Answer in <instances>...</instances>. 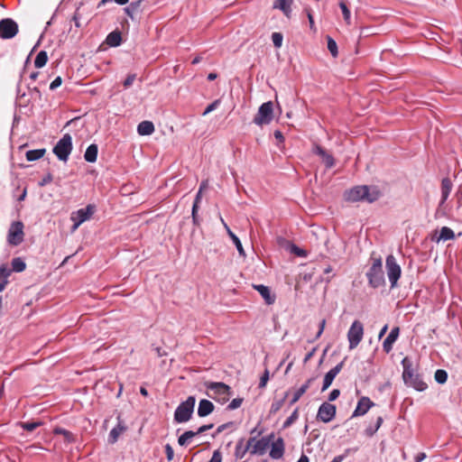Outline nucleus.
Here are the masks:
<instances>
[{"label":"nucleus","mask_w":462,"mask_h":462,"mask_svg":"<svg viewBox=\"0 0 462 462\" xmlns=\"http://www.w3.org/2000/svg\"><path fill=\"white\" fill-rule=\"evenodd\" d=\"M337 408L329 402H323L318 411L317 419L322 422L328 423L336 416Z\"/></svg>","instance_id":"ddd939ff"},{"label":"nucleus","mask_w":462,"mask_h":462,"mask_svg":"<svg viewBox=\"0 0 462 462\" xmlns=\"http://www.w3.org/2000/svg\"><path fill=\"white\" fill-rule=\"evenodd\" d=\"M325 326H326V319H322L319 323V331L316 335V339L319 338L322 335Z\"/></svg>","instance_id":"680f3d73"},{"label":"nucleus","mask_w":462,"mask_h":462,"mask_svg":"<svg viewBox=\"0 0 462 462\" xmlns=\"http://www.w3.org/2000/svg\"><path fill=\"white\" fill-rule=\"evenodd\" d=\"M292 3L293 0H276L273 4V8L280 9L287 17H290Z\"/></svg>","instance_id":"b1692460"},{"label":"nucleus","mask_w":462,"mask_h":462,"mask_svg":"<svg viewBox=\"0 0 462 462\" xmlns=\"http://www.w3.org/2000/svg\"><path fill=\"white\" fill-rule=\"evenodd\" d=\"M317 348L314 347L311 351H310L304 357V363H307L308 361H310L313 356L315 355V352H316Z\"/></svg>","instance_id":"0e129e2a"},{"label":"nucleus","mask_w":462,"mask_h":462,"mask_svg":"<svg viewBox=\"0 0 462 462\" xmlns=\"http://www.w3.org/2000/svg\"><path fill=\"white\" fill-rule=\"evenodd\" d=\"M45 152H46V149H44V148L30 150V151L26 152L25 157L28 162H33V161L39 160L42 157H43Z\"/></svg>","instance_id":"c756f323"},{"label":"nucleus","mask_w":462,"mask_h":462,"mask_svg":"<svg viewBox=\"0 0 462 462\" xmlns=\"http://www.w3.org/2000/svg\"><path fill=\"white\" fill-rule=\"evenodd\" d=\"M12 270L7 267L6 264L0 265V280L8 281V277L11 275Z\"/></svg>","instance_id":"a19ab883"},{"label":"nucleus","mask_w":462,"mask_h":462,"mask_svg":"<svg viewBox=\"0 0 462 462\" xmlns=\"http://www.w3.org/2000/svg\"><path fill=\"white\" fill-rule=\"evenodd\" d=\"M339 395H340V391L338 389H334L330 392V393L328 395V401L329 402L335 401L336 399L338 398Z\"/></svg>","instance_id":"13d9d810"},{"label":"nucleus","mask_w":462,"mask_h":462,"mask_svg":"<svg viewBox=\"0 0 462 462\" xmlns=\"http://www.w3.org/2000/svg\"><path fill=\"white\" fill-rule=\"evenodd\" d=\"M196 433L193 430H187L183 434H181L178 439V443L180 446H186L189 444V440L196 437Z\"/></svg>","instance_id":"72a5a7b5"},{"label":"nucleus","mask_w":462,"mask_h":462,"mask_svg":"<svg viewBox=\"0 0 462 462\" xmlns=\"http://www.w3.org/2000/svg\"><path fill=\"white\" fill-rule=\"evenodd\" d=\"M196 399L194 396H189L182 402L174 411V420L177 423H184L191 419L194 411Z\"/></svg>","instance_id":"20e7f679"},{"label":"nucleus","mask_w":462,"mask_h":462,"mask_svg":"<svg viewBox=\"0 0 462 462\" xmlns=\"http://www.w3.org/2000/svg\"><path fill=\"white\" fill-rule=\"evenodd\" d=\"M12 273H22L26 269V263L22 257H14L11 261Z\"/></svg>","instance_id":"c85d7f7f"},{"label":"nucleus","mask_w":462,"mask_h":462,"mask_svg":"<svg viewBox=\"0 0 462 462\" xmlns=\"http://www.w3.org/2000/svg\"><path fill=\"white\" fill-rule=\"evenodd\" d=\"M95 211V205L89 204L84 208H80L77 211L72 212L70 215V219L71 221H73L74 224L71 227V231H76L83 222L90 219Z\"/></svg>","instance_id":"9d476101"},{"label":"nucleus","mask_w":462,"mask_h":462,"mask_svg":"<svg viewBox=\"0 0 462 462\" xmlns=\"http://www.w3.org/2000/svg\"><path fill=\"white\" fill-rule=\"evenodd\" d=\"M273 118V104L272 101L262 104L253 122L257 125H269Z\"/></svg>","instance_id":"1a4fd4ad"},{"label":"nucleus","mask_w":462,"mask_h":462,"mask_svg":"<svg viewBox=\"0 0 462 462\" xmlns=\"http://www.w3.org/2000/svg\"><path fill=\"white\" fill-rule=\"evenodd\" d=\"M243 402L242 398H235L231 401V402L227 405V410H236L241 406Z\"/></svg>","instance_id":"a18cd8bd"},{"label":"nucleus","mask_w":462,"mask_h":462,"mask_svg":"<svg viewBox=\"0 0 462 462\" xmlns=\"http://www.w3.org/2000/svg\"><path fill=\"white\" fill-rule=\"evenodd\" d=\"M244 441H245L244 439H238V441L236 443V449H235V457L236 459L243 458L245 456V454L248 452V448H245Z\"/></svg>","instance_id":"7c9ffc66"},{"label":"nucleus","mask_w":462,"mask_h":462,"mask_svg":"<svg viewBox=\"0 0 462 462\" xmlns=\"http://www.w3.org/2000/svg\"><path fill=\"white\" fill-rule=\"evenodd\" d=\"M222 455L221 452L217 449L213 452V455L208 462H221Z\"/></svg>","instance_id":"5fc2aeb1"},{"label":"nucleus","mask_w":462,"mask_h":462,"mask_svg":"<svg viewBox=\"0 0 462 462\" xmlns=\"http://www.w3.org/2000/svg\"><path fill=\"white\" fill-rule=\"evenodd\" d=\"M254 441H255V438H250L248 440H247V443L245 445V448H248V451L251 452V449H252V447L254 446Z\"/></svg>","instance_id":"338daca9"},{"label":"nucleus","mask_w":462,"mask_h":462,"mask_svg":"<svg viewBox=\"0 0 462 462\" xmlns=\"http://www.w3.org/2000/svg\"><path fill=\"white\" fill-rule=\"evenodd\" d=\"M48 61V55H47V52L45 51H41L35 60H34V66L36 68H42L46 65Z\"/></svg>","instance_id":"f704fd0d"},{"label":"nucleus","mask_w":462,"mask_h":462,"mask_svg":"<svg viewBox=\"0 0 462 462\" xmlns=\"http://www.w3.org/2000/svg\"><path fill=\"white\" fill-rule=\"evenodd\" d=\"M383 417L381 416H378L377 419H376V423L374 426H368L365 430V434L367 436V437H373L376 431L380 429V427L382 426L383 424Z\"/></svg>","instance_id":"473e14b6"},{"label":"nucleus","mask_w":462,"mask_h":462,"mask_svg":"<svg viewBox=\"0 0 462 462\" xmlns=\"http://www.w3.org/2000/svg\"><path fill=\"white\" fill-rule=\"evenodd\" d=\"M272 40H273V45L276 48L282 47L283 36L281 32H273L272 34Z\"/></svg>","instance_id":"37998d69"},{"label":"nucleus","mask_w":462,"mask_h":462,"mask_svg":"<svg viewBox=\"0 0 462 462\" xmlns=\"http://www.w3.org/2000/svg\"><path fill=\"white\" fill-rule=\"evenodd\" d=\"M344 366V361H341L339 364H337L335 367L330 369L324 377L323 385L321 388V391H326L332 383L335 377L340 373Z\"/></svg>","instance_id":"dca6fc26"},{"label":"nucleus","mask_w":462,"mask_h":462,"mask_svg":"<svg viewBox=\"0 0 462 462\" xmlns=\"http://www.w3.org/2000/svg\"><path fill=\"white\" fill-rule=\"evenodd\" d=\"M285 445L282 438H278L274 442L272 443L270 457L273 459H280L284 454Z\"/></svg>","instance_id":"a211bd4d"},{"label":"nucleus","mask_w":462,"mask_h":462,"mask_svg":"<svg viewBox=\"0 0 462 462\" xmlns=\"http://www.w3.org/2000/svg\"><path fill=\"white\" fill-rule=\"evenodd\" d=\"M283 402H284V400L282 399V400L276 401V402H273L272 406H271V411H270L273 412V413H275L278 411H280L281 408L283 405Z\"/></svg>","instance_id":"8fccbe9b"},{"label":"nucleus","mask_w":462,"mask_h":462,"mask_svg":"<svg viewBox=\"0 0 462 462\" xmlns=\"http://www.w3.org/2000/svg\"><path fill=\"white\" fill-rule=\"evenodd\" d=\"M299 418V409L296 408L293 412L287 418V420L283 423V428L290 427L293 422H295Z\"/></svg>","instance_id":"4c0bfd02"},{"label":"nucleus","mask_w":462,"mask_h":462,"mask_svg":"<svg viewBox=\"0 0 462 462\" xmlns=\"http://www.w3.org/2000/svg\"><path fill=\"white\" fill-rule=\"evenodd\" d=\"M454 238H455L454 231L451 228L448 227V226H443L440 229L439 236L438 238V242L440 241V240H443V241L452 240Z\"/></svg>","instance_id":"2f4dec72"},{"label":"nucleus","mask_w":462,"mask_h":462,"mask_svg":"<svg viewBox=\"0 0 462 462\" xmlns=\"http://www.w3.org/2000/svg\"><path fill=\"white\" fill-rule=\"evenodd\" d=\"M339 7L342 11L344 20L346 22V23H350V10L346 6L345 1L339 2Z\"/></svg>","instance_id":"79ce46f5"},{"label":"nucleus","mask_w":462,"mask_h":462,"mask_svg":"<svg viewBox=\"0 0 462 462\" xmlns=\"http://www.w3.org/2000/svg\"><path fill=\"white\" fill-rule=\"evenodd\" d=\"M453 184L449 178L446 177L443 178L441 180V199L439 202V206H442L447 199H448L450 192L452 190Z\"/></svg>","instance_id":"412c9836"},{"label":"nucleus","mask_w":462,"mask_h":462,"mask_svg":"<svg viewBox=\"0 0 462 462\" xmlns=\"http://www.w3.org/2000/svg\"><path fill=\"white\" fill-rule=\"evenodd\" d=\"M62 83V79L60 77H57L50 85V89L54 90L59 88Z\"/></svg>","instance_id":"6e6d98bb"},{"label":"nucleus","mask_w":462,"mask_h":462,"mask_svg":"<svg viewBox=\"0 0 462 462\" xmlns=\"http://www.w3.org/2000/svg\"><path fill=\"white\" fill-rule=\"evenodd\" d=\"M268 380H269V371H268V369H265L264 373L263 374V375L260 378L259 387L264 388L268 383Z\"/></svg>","instance_id":"49530a36"},{"label":"nucleus","mask_w":462,"mask_h":462,"mask_svg":"<svg viewBox=\"0 0 462 462\" xmlns=\"http://www.w3.org/2000/svg\"><path fill=\"white\" fill-rule=\"evenodd\" d=\"M135 79H136L135 74H129L124 81V87L125 88L131 87L133 85L134 81L135 80Z\"/></svg>","instance_id":"3c124183"},{"label":"nucleus","mask_w":462,"mask_h":462,"mask_svg":"<svg viewBox=\"0 0 462 462\" xmlns=\"http://www.w3.org/2000/svg\"><path fill=\"white\" fill-rule=\"evenodd\" d=\"M24 225L22 221H14L11 223L7 233V242L12 246H17L24 239Z\"/></svg>","instance_id":"0eeeda50"},{"label":"nucleus","mask_w":462,"mask_h":462,"mask_svg":"<svg viewBox=\"0 0 462 462\" xmlns=\"http://www.w3.org/2000/svg\"><path fill=\"white\" fill-rule=\"evenodd\" d=\"M385 266L387 276L391 283V288H396L398 285V281L402 274V269L393 254H389L386 257Z\"/></svg>","instance_id":"423d86ee"},{"label":"nucleus","mask_w":462,"mask_h":462,"mask_svg":"<svg viewBox=\"0 0 462 462\" xmlns=\"http://www.w3.org/2000/svg\"><path fill=\"white\" fill-rule=\"evenodd\" d=\"M202 199V187H199V189L195 197L194 203L192 207L197 206L199 208V204L200 203Z\"/></svg>","instance_id":"bf43d9fd"},{"label":"nucleus","mask_w":462,"mask_h":462,"mask_svg":"<svg viewBox=\"0 0 462 462\" xmlns=\"http://www.w3.org/2000/svg\"><path fill=\"white\" fill-rule=\"evenodd\" d=\"M54 433L57 434V435H62L64 436V438L68 440V441H73L74 440V438H73V434L65 430V429H62V428H56L54 430Z\"/></svg>","instance_id":"58836bf2"},{"label":"nucleus","mask_w":462,"mask_h":462,"mask_svg":"<svg viewBox=\"0 0 462 462\" xmlns=\"http://www.w3.org/2000/svg\"><path fill=\"white\" fill-rule=\"evenodd\" d=\"M253 288L256 290L261 296L263 298L264 301L268 305H272L275 301V295L272 294L269 287L263 284H254Z\"/></svg>","instance_id":"aec40b11"},{"label":"nucleus","mask_w":462,"mask_h":462,"mask_svg":"<svg viewBox=\"0 0 462 462\" xmlns=\"http://www.w3.org/2000/svg\"><path fill=\"white\" fill-rule=\"evenodd\" d=\"M327 39H328V49L329 52L331 53V55L333 57H337L338 54L337 42L330 36H328Z\"/></svg>","instance_id":"e433bc0d"},{"label":"nucleus","mask_w":462,"mask_h":462,"mask_svg":"<svg viewBox=\"0 0 462 462\" xmlns=\"http://www.w3.org/2000/svg\"><path fill=\"white\" fill-rule=\"evenodd\" d=\"M198 207L195 206V207H192V212H191V217H192V222L195 226H199L200 225V219L198 216Z\"/></svg>","instance_id":"de8ad7c7"},{"label":"nucleus","mask_w":462,"mask_h":462,"mask_svg":"<svg viewBox=\"0 0 462 462\" xmlns=\"http://www.w3.org/2000/svg\"><path fill=\"white\" fill-rule=\"evenodd\" d=\"M208 390L211 392L209 397L218 402H226L232 395L231 388L224 383H210L208 384Z\"/></svg>","instance_id":"6e6552de"},{"label":"nucleus","mask_w":462,"mask_h":462,"mask_svg":"<svg viewBox=\"0 0 462 462\" xmlns=\"http://www.w3.org/2000/svg\"><path fill=\"white\" fill-rule=\"evenodd\" d=\"M374 406V403L366 396L359 399L357 405L352 414V417L364 416L366 412Z\"/></svg>","instance_id":"2eb2a0df"},{"label":"nucleus","mask_w":462,"mask_h":462,"mask_svg":"<svg viewBox=\"0 0 462 462\" xmlns=\"http://www.w3.org/2000/svg\"><path fill=\"white\" fill-rule=\"evenodd\" d=\"M228 236L232 239L233 243L235 244L239 254L243 257L245 256V252L244 250V247L242 245V243L240 241V239L232 232V231H229V235Z\"/></svg>","instance_id":"c9c22d12"},{"label":"nucleus","mask_w":462,"mask_h":462,"mask_svg":"<svg viewBox=\"0 0 462 462\" xmlns=\"http://www.w3.org/2000/svg\"><path fill=\"white\" fill-rule=\"evenodd\" d=\"M53 180V177L51 173L46 174L42 180L39 182L40 187H43L49 183H51Z\"/></svg>","instance_id":"864d4df0"},{"label":"nucleus","mask_w":462,"mask_h":462,"mask_svg":"<svg viewBox=\"0 0 462 462\" xmlns=\"http://www.w3.org/2000/svg\"><path fill=\"white\" fill-rule=\"evenodd\" d=\"M140 1L132 3L128 7L125 8V12L128 15L132 16L131 10L137 9L139 6Z\"/></svg>","instance_id":"052dcab7"},{"label":"nucleus","mask_w":462,"mask_h":462,"mask_svg":"<svg viewBox=\"0 0 462 462\" xmlns=\"http://www.w3.org/2000/svg\"><path fill=\"white\" fill-rule=\"evenodd\" d=\"M42 423L38 421H32V422H23L22 427L23 430L27 431H33L35 429H37Z\"/></svg>","instance_id":"c03bdc74"},{"label":"nucleus","mask_w":462,"mask_h":462,"mask_svg":"<svg viewBox=\"0 0 462 462\" xmlns=\"http://www.w3.org/2000/svg\"><path fill=\"white\" fill-rule=\"evenodd\" d=\"M402 365L403 367L402 379L405 385L412 387L419 392L426 390L428 385L413 367L411 361L408 357H404Z\"/></svg>","instance_id":"f03ea898"},{"label":"nucleus","mask_w":462,"mask_h":462,"mask_svg":"<svg viewBox=\"0 0 462 462\" xmlns=\"http://www.w3.org/2000/svg\"><path fill=\"white\" fill-rule=\"evenodd\" d=\"M372 263L365 275L370 287L376 289L385 284L383 261L381 257H371Z\"/></svg>","instance_id":"7ed1b4c3"},{"label":"nucleus","mask_w":462,"mask_h":462,"mask_svg":"<svg viewBox=\"0 0 462 462\" xmlns=\"http://www.w3.org/2000/svg\"><path fill=\"white\" fill-rule=\"evenodd\" d=\"M97 152H98L97 145L95 143H92L87 148L85 154H84V159L88 162H95L97 158Z\"/></svg>","instance_id":"a878e982"},{"label":"nucleus","mask_w":462,"mask_h":462,"mask_svg":"<svg viewBox=\"0 0 462 462\" xmlns=\"http://www.w3.org/2000/svg\"><path fill=\"white\" fill-rule=\"evenodd\" d=\"M213 424H206V425H202L201 427H199L197 431H195L196 435H199V434H201V433H204L206 432L207 430H209L213 428Z\"/></svg>","instance_id":"4d7b16f0"},{"label":"nucleus","mask_w":462,"mask_h":462,"mask_svg":"<svg viewBox=\"0 0 462 462\" xmlns=\"http://www.w3.org/2000/svg\"><path fill=\"white\" fill-rule=\"evenodd\" d=\"M220 103V100L219 99H217L215 100L214 102H212L211 104H209L207 108L205 109L203 115H208L209 114L210 112L214 111L219 105Z\"/></svg>","instance_id":"09e8293b"},{"label":"nucleus","mask_w":462,"mask_h":462,"mask_svg":"<svg viewBox=\"0 0 462 462\" xmlns=\"http://www.w3.org/2000/svg\"><path fill=\"white\" fill-rule=\"evenodd\" d=\"M456 196L457 197L458 200L462 202V184H460L457 187V189L456 191Z\"/></svg>","instance_id":"774afa93"},{"label":"nucleus","mask_w":462,"mask_h":462,"mask_svg":"<svg viewBox=\"0 0 462 462\" xmlns=\"http://www.w3.org/2000/svg\"><path fill=\"white\" fill-rule=\"evenodd\" d=\"M140 135H150L154 132V125L151 121H143L137 126Z\"/></svg>","instance_id":"393cba45"},{"label":"nucleus","mask_w":462,"mask_h":462,"mask_svg":"<svg viewBox=\"0 0 462 462\" xmlns=\"http://www.w3.org/2000/svg\"><path fill=\"white\" fill-rule=\"evenodd\" d=\"M230 425H232V422L225 423V424H222V425L218 426V428L217 429V432L216 433L217 434L221 433L226 429H227Z\"/></svg>","instance_id":"69168bd1"},{"label":"nucleus","mask_w":462,"mask_h":462,"mask_svg":"<svg viewBox=\"0 0 462 462\" xmlns=\"http://www.w3.org/2000/svg\"><path fill=\"white\" fill-rule=\"evenodd\" d=\"M18 33V25L11 18H5L0 21V37L2 39H12Z\"/></svg>","instance_id":"f8f14e48"},{"label":"nucleus","mask_w":462,"mask_h":462,"mask_svg":"<svg viewBox=\"0 0 462 462\" xmlns=\"http://www.w3.org/2000/svg\"><path fill=\"white\" fill-rule=\"evenodd\" d=\"M273 437L274 434L272 433L271 435L267 437H263L258 440L255 439L254 444L251 449V454L259 456L263 455L266 452L267 448L270 447L271 441Z\"/></svg>","instance_id":"4468645a"},{"label":"nucleus","mask_w":462,"mask_h":462,"mask_svg":"<svg viewBox=\"0 0 462 462\" xmlns=\"http://www.w3.org/2000/svg\"><path fill=\"white\" fill-rule=\"evenodd\" d=\"M165 453H166V457H167L168 461H171L174 457V451H173L172 447L170 444L165 445Z\"/></svg>","instance_id":"603ef678"},{"label":"nucleus","mask_w":462,"mask_h":462,"mask_svg":"<svg viewBox=\"0 0 462 462\" xmlns=\"http://www.w3.org/2000/svg\"><path fill=\"white\" fill-rule=\"evenodd\" d=\"M125 430V427L121 423H118L113 428L108 435V442L114 444L117 441L119 436Z\"/></svg>","instance_id":"bb28decb"},{"label":"nucleus","mask_w":462,"mask_h":462,"mask_svg":"<svg viewBox=\"0 0 462 462\" xmlns=\"http://www.w3.org/2000/svg\"><path fill=\"white\" fill-rule=\"evenodd\" d=\"M72 148V138L69 134H65L53 147V153L60 161L66 162Z\"/></svg>","instance_id":"39448f33"},{"label":"nucleus","mask_w":462,"mask_h":462,"mask_svg":"<svg viewBox=\"0 0 462 462\" xmlns=\"http://www.w3.org/2000/svg\"><path fill=\"white\" fill-rule=\"evenodd\" d=\"M314 381V378H310L303 383L293 394L292 399L290 402V404L292 405L296 403L300 397L308 391L311 383Z\"/></svg>","instance_id":"5701e85b"},{"label":"nucleus","mask_w":462,"mask_h":462,"mask_svg":"<svg viewBox=\"0 0 462 462\" xmlns=\"http://www.w3.org/2000/svg\"><path fill=\"white\" fill-rule=\"evenodd\" d=\"M121 42L122 37L121 32L119 31H114L110 32L106 39V42L111 47L119 46L121 44Z\"/></svg>","instance_id":"cd10ccee"},{"label":"nucleus","mask_w":462,"mask_h":462,"mask_svg":"<svg viewBox=\"0 0 462 462\" xmlns=\"http://www.w3.org/2000/svg\"><path fill=\"white\" fill-rule=\"evenodd\" d=\"M381 197V192L375 187L356 186L346 191L345 199L350 202L367 201L373 203Z\"/></svg>","instance_id":"f257e3e1"},{"label":"nucleus","mask_w":462,"mask_h":462,"mask_svg":"<svg viewBox=\"0 0 462 462\" xmlns=\"http://www.w3.org/2000/svg\"><path fill=\"white\" fill-rule=\"evenodd\" d=\"M214 411V404L206 399H203L199 403L198 415L199 417H206Z\"/></svg>","instance_id":"4be33fe9"},{"label":"nucleus","mask_w":462,"mask_h":462,"mask_svg":"<svg viewBox=\"0 0 462 462\" xmlns=\"http://www.w3.org/2000/svg\"><path fill=\"white\" fill-rule=\"evenodd\" d=\"M447 379H448V374L445 370H442V369H438L436 372H435V380L439 383H444L447 382Z\"/></svg>","instance_id":"ea45409f"},{"label":"nucleus","mask_w":462,"mask_h":462,"mask_svg":"<svg viewBox=\"0 0 462 462\" xmlns=\"http://www.w3.org/2000/svg\"><path fill=\"white\" fill-rule=\"evenodd\" d=\"M364 336V326L359 320H355L348 332L347 339L349 342V349L356 348L362 341Z\"/></svg>","instance_id":"9b49d317"},{"label":"nucleus","mask_w":462,"mask_h":462,"mask_svg":"<svg viewBox=\"0 0 462 462\" xmlns=\"http://www.w3.org/2000/svg\"><path fill=\"white\" fill-rule=\"evenodd\" d=\"M399 333L400 328L398 327L393 328L383 342V349L386 354L392 351L393 346L399 337Z\"/></svg>","instance_id":"6ab92c4d"},{"label":"nucleus","mask_w":462,"mask_h":462,"mask_svg":"<svg viewBox=\"0 0 462 462\" xmlns=\"http://www.w3.org/2000/svg\"><path fill=\"white\" fill-rule=\"evenodd\" d=\"M313 152L321 157L327 168L330 169L335 165L334 157L320 145L316 144L313 148Z\"/></svg>","instance_id":"f3484780"},{"label":"nucleus","mask_w":462,"mask_h":462,"mask_svg":"<svg viewBox=\"0 0 462 462\" xmlns=\"http://www.w3.org/2000/svg\"><path fill=\"white\" fill-rule=\"evenodd\" d=\"M427 457V455L426 453L424 452H420L419 454H417L414 457V462H421L422 460H424L425 458Z\"/></svg>","instance_id":"e2e57ef3"}]
</instances>
